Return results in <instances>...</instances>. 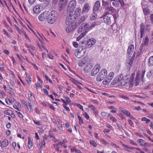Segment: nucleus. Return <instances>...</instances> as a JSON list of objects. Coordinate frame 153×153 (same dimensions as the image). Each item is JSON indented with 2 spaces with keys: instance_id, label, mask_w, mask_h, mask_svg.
Instances as JSON below:
<instances>
[{
  "instance_id": "nucleus-1",
  "label": "nucleus",
  "mask_w": 153,
  "mask_h": 153,
  "mask_svg": "<svg viewBox=\"0 0 153 153\" xmlns=\"http://www.w3.org/2000/svg\"><path fill=\"white\" fill-rule=\"evenodd\" d=\"M96 26V23L94 22L89 23H85L80 26L78 29V33L82 32L85 30H90Z\"/></svg>"
},
{
  "instance_id": "nucleus-2",
  "label": "nucleus",
  "mask_w": 153,
  "mask_h": 153,
  "mask_svg": "<svg viewBox=\"0 0 153 153\" xmlns=\"http://www.w3.org/2000/svg\"><path fill=\"white\" fill-rule=\"evenodd\" d=\"M57 13L55 10H52L50 13L48 12L47 21L51 24H53L56 20Z\"/></svg>"
},
{
  "instance_id": "nucleus-3",
  "label": "nucleus",
  "mask_w": 153,
  "mask_h": 153,
  "mask_svg": "<svg viewBox=\"0 0 153 153\" xmlns=\"http://www.w3.org/2000/svg\"><path fill=\"white\" fill-rule=\"evenodd\" d=\"M76 2L75 0H72L69 2L67 8V10L69 13H74V10L76 6Z\"/></svg>"
},
{
  "instance_id": "nucleus-4",
  "label": "nucleus",
  "mask_w": 153,
  "mask_h": 153,
  "mask_svg": "<svg viewBox=\"0 0 153 153\" xmlns=\"http://www.w3.org/2000/svg\"><path fill=\"white\" fill-rule=\"evenodd\" d=\"M70 15L67 17L65 22L66 25H70L71 26H76L74 22L76 20L75 18L72 13H69Z\"/></svg>"
},
{
  "instance_id": "nucleus-5",
  "label": "nucleus",
  "mask_w": 153,
  "mask_h": 153,
  "mask_svg": "<svg viewBox=\"0 0 153 153\" xmlns=\"http://www.w3.org/2000/svg\"><path fill=\"white\" fill-rule=\"evenodd\" d=\"M111 15L106 13V12H105V13L103 14L102 16L104 22L108 25L111 24Z\"/></svg>"
},
{
  "instance_id": "nucleus-6",
  "label": "nucleus",
  "mask_w": 153,
  "mask_h": 153,
  "mask_svg": "<svg viewBox=\"0 0 153 153\" xmlns=\"http://www.w3.org/2000/svg\"><path fill=\"white\" fill-rule=\"evenodd\" d=\"M85 53V50H83L82 48H79L75 51L74 54L76 57L80 58L84 55Z\"/></svg>"
},
{
  "instance_id": "nucleus-7",
  "label": "nucleus",
  "mask_w": 153,
  "mask_h": 153,
  "mask_svg": "<svg viewBox=\"0 0 153 153\" xmlns=\"http://www.w3.org/2000/svg\"><path fill=\"white\" fill-rule=\"evenodd\" d=\"M9 144V140L6 138L1 140H0V147L1 149V151L3 152L4 150L3 148L6 147L7 146H8Z\"/></svg>"
},
{
  "instance_id": "nucleus-8",
  "label": "nucleus",
  "mask_w": 153,
  "mask_h": 153,
  "mask_svg": "<svg viewBox=\"0 0 153 153\" xmlns=\"http://www.w3.org/2000/svg\"><path fill=\"white\" fill-rule=\"evenodd\" d=\"M96 40L94 38H90L87 40L85 44V48H89L92 47V45L95 43Z\"/></svg>"
},
{
  "instance_id": "nucleus-9",
  "label": "nucleus",
  "mask_w": 153,
  "mask_h": 153,
  "mask_svg": "<svg viewBox=\"0 0 153 153\" xmlns=\"http://www.w3.org/2000/svg\"><path fill=\"white\" fill-rule=\"evenodd\" d=\"M38 18L39 21H44L47 19L48 20V11H45L39 15Z\"/></svg>"
},
{
  "instance_id": "nucleus-10",
  "label": "nucleus",
  "mask_w": 153,
  "mask_h": 153,
  "mask_svg": "<svg viewBox=\"0 0 153 153\" xmlns=\"http://www.w3.org/2000/svg\"><path fill=\"white\" fill-rule=\"evenodd\" d=\"M26 46L29 52L33 56H34L35 54L34 53H36V47L34 45H26Z\"/></svg>"
},
{
  "instance_id": "nucleus-11",
  "label": "nucleus",
  "mask_w": 153,
  "mask_h": 153,
  "mask_svg": "<svg viewBox=\"0 0 153 153\" xmlns=\"http://www.w3.org/2000/svg\"><path fill=\"white\" fill-rule=\"evenodd\" d=\"M120 4L122 7H123L125 4L123 1V0H117L115 2H112V3L113 6L116 8L119 7Z\"/></svg>"
},
{
  "instance_id": "nucleus-12",
  "label": "nucleus",
  "mask_w": 153,
  "mask_h": 153,
  "mask_svg": "<svg viewBox=\"0 0 153 153\" xmlns=\"http://www.w3.org/2000/svg\"><path fill=\"white\" fill-rule=\"evenodd\" d=\"M100 66L99 64H97L93 68L91 72V75L94 76L97 74L100 68Z\"/></svg>"
},
{
  "instance_id": "nucleus-13",
  "label": "nucleus",
  "mask_w": 153,
  "mask_h": 153,
  "mask_svg": "<svg viewBox=\"0 0 153 153\" xmlns=\"http://www.w3.org/2000/svg\"><path fill=\"white\" fill-rule=\"evenodd\" d=\"M60 100L64 103L63 104L70 105L71 103V101L68 97L63 96V98H61Z\"/></svg>"
},
{
  "instance_id": "nucleus-14",
  "label": "nucleus",
  "mask_w": 153,
  "mask_h": 153,
  "mask_svg": "<svg viewBox=\"0 0 153 153\" xmlns=\"http://www.w3.org/2000/svg\"><path fill=\"white\" fill-rule=\"evenodd\" d=\"M101 7L100 2L99 1H96L94 4V6L93 9V11L94 12H95L96 11H98L100 10V8Z\"/></svg>"
},
{
  "instance_id": "nucleus-15",
  "label": "nucleus",
  "mask_w": 153,
  "mask_h": 153,
  "mask_svg": "<svg viewBox=\"0 0 153 153\" xmlns=\"http://www.w3.org/2000/svg\"><path fill=\"white\" fill-rule=\"evenodd\" d=\"M41 4H38L36 5L33 8V13L35 14H37L41 12L42 11V8Z\"/></svg>"
},
{
  "instance_id": "nucleus-16",
  "label": "nucleus",
  "mask_w": 153,
  "mask_h": 153,
  "mask_svg": "<svg viewBox=\"0 0 153 153\" xmlns=\"http://www.w3.org/2000/svg\"><path fill=\"white\" fill-rule=\"evenodd\" d=\"M134 50V45L133 44H131L128 47L127 51V55L131 56Z\"/></svg>"
},
{
  "instance_id": "nucleus-17",
  "label": "nucleus",
  "mask_w": 153,
  "mask_h": 153,
  "mask_svg": "<svg viewBox=\"0 0 153 153\" xmlns=\"http://www.w3.org/2000/svg\"><path fill=\"white\" fill-rule=\"evenodd\" d=\"M81 12V9L80 7L76 8L75 11H74L73 15L76 20L78 16H80Z\"/></svg>"
},
{
  "instance_id": "nucleus-18",
  "label": "nucleus",
  "mask_w": 153,
  "mask_h": 153,
  "mask_svg": "<svg viewBox=\"0 0 153 153\" xmlns=\"http://www.w3.org/2000/svg\"><path fill=\"white\" fill-rule=\"evenodd\" d=\"M62 143L61 142H58L57 143L54 144L53 146H54V148L56 149L58 152H62L61 150H60V148H61L62 146Z\"/></svg>"
},
{
  "instance_id": "nucleus-19",
  "label": "nucleus",
  "mask_w": 153,
  "mask_h": 153,
  "mask_svg": "<svg viewBox=\"0 0 153 153\" xmlns=\"http://www.w3.org/2000/svg\"><path fill=\"white\" fill-rule=\"evenodd\" d=\"M88 107L93 111V113L95 115H98V111L97 110L96 108L94 107V106L92 105H88Z\"/></svg>"
},
{
  "instance_id": "nucleus-20",
  "label": "nucleus",
  "mask_w": 153,
  "mask_h": 153,
  "mask_svg": "<svg viewBox=\"0 0 153 153\" xmlns=\"http://www.w3.org/2000/svg\"><path fill=\"white\" fill-rule=\"evenodd\" d=\"M128 79L127 76H124L123 74V78L121 79L120 86L125 85L128 81Z\"/></svg>"
},
{
  "instance_id": "nucleus-21",
  "label": "nucleus",
  "mask_w": 153,
  "mask_h": 153,
  "mask_svg": "<svg viewBox=\"0 0 153 153\" xmlns=\"http://www.w3.org/2000/svg\"><path fill=\"white\" fill-rule=\"evenodd\" d=\"M115 8L111 6L107 7L105 9V12L108 14H109V12H111L113 13L115 10Z\"/></svg>"
},
{
  "instance_id": "nucleus-22",
  "label": "nucleus",
  "mask_w": 153,
  "mask_h": 153,
  "mask_svg": "<svg viewBox=\"0 0 153 153\" xmlns=\"http://www.w3.org/2000/svg\"><path fill=\"white\" fill-rule=\"evenodd\" d=\"M90 6L89 4L87 3L85 4L82 9V12L83 13L87 12L89 10Z\"/></svg>"
},
{
  "instance_id": "nucleus-23",
  "label": "nucleus",
  "mask_w": 153,
  "mask_h": 153,
  "mask_svg": "<svg viewBox=\"0 0 153 153\" xmlns=\"http://www.w3.org/2000/svg\"><path fill=\"white\" fill-rule=\"evenodd\" d=\"M67 26L66 31L67 33H70L76 27V26H71L70 25H67Z\"/></svg>"
},
{
  "instance_id": "nucleus-24",
  "label": "nucleus",
  "mask_w": 153,
  "mask_h": 153,
  "mask_svg": "<svg viewBox=\"0 0 153 153\" xmlns=\"http://www.w3.org/2000/svg\"><path fill=\"white\" fill-rule=\"evenodd\" d=\"M133 59L132 57L129 56L128 59H127L126 63L127 66H131L132 65Z\"/></svg>"
},
{
  "instance_id": "nucleus-25",
  "label": "nucleus",
  "mask_w": 153,
  "mask_h": 153,
  "mask_svg": "<svg viewBox=\"0 0 153 153\" xmlns=\"http://www.w3.org/2000/svg\"><path fill=\"white\" fill-rule=\"evenodd\" d=\"M100 73L103 77V79L106 77L107 74L106 70L105 69H102L101 71L100 72Z\"/></svg>"
},
{
  "instance_id": "nucleus-26",
  "label": "nucleus",
  "mask_w": 153,
  "mask_h": 153,
  "mask_svg": "<svg viewBox=\"0 0 153 153\" xmlns=\"http://www.w3.org/2000/svg\"><path fill=\"white\" fill-rule=\"evenodd\" d=\"M122 146L124 147L125 150L128 152H130V150H133L134 148H135L134 147H131V146H128L127 145H126L124 144H122Z\"/></svg>"
},
{
  "instance_id": "nucleus-27",
  "label": "nucleus",
  "mask_w": 153,
  "mask_h": 153,
  "mask_svg": "<svg viewBox=\"0 0 153 153\" xmlns=\"http://www.w3.org/2000/svg\"><path fill=\"white\" fill-rule=\"evenodd\" d=\"M148 65L149 67L153 66V55L149 57L148 61Z\"/></svg>"
},
{
  "instance_id": "nucleus-28",
  "label": "nucleus",
  "mask_w": 153,
  "mask_h": 153,
  "mask_svg": "<svg viewBox=\"0 0 153 153\" xmlns=\"http://www.w3.org/2000/svg\"><path fill=\"white\" fill-rule=\"evenodd\" d=\"M88 33L87 31H84V32L80 34L79 36L76 38V41H79L80 39L82 38V37H84L86 35L87 33Z\"/></svg>"
},
{
  "instance_id": "nucleus-29",
  "label": "nucleus",
  "mask_w": 153,
  "mask_h": 153,
  "mask_svg": "<svg viewBox=\"0 0 153 153\" xmlns=\"http://www.w3.org/2000/svg\"><path fill=\"white\" fill-rule=\"evenodd\" d=\"M57 125L58 126V128L59 129L61 130L62 131L63 129V128L62 127V122L60 119L58 120L57 122Z\"/></svg>"
},
{
  "instance_id": "nucleus-30",
  "label": "nucleus",
  "mask_w": 153,
  "mask_h": 153,
  "mask_svg": "<svg viewBox=\"0 0 153 153\" xmlns=\"http://www.w3.org/2000/svg\"><path fill=\"white\" fill-rule=\"evenodd\" d=\"M86 62L85 59H82L78 62V65L79 67H82L86 63Z\"/></svg>"
},
{
  "instance_id": "nucleus-31",
  "label": "nucleus",
  "mask_w": 153,
  "mask_h": 153,
  "mask_svg": "<svg viewBox=\"0 0 153 153\" xmlns=\"http://www.w3.org/2000/svg\"><path fill=\"white\" fill-rule=\"evenodd\" d=\"M125 115L127 116H128L130 118H131L132 119L134 120L135 118L134 116L131 115V113L129 111H128V110H126L125 113Z\"/></svg>"
},
{
  "instance_id": "nucleus-32",
  "label": "nucleus",
  "mask_w": 153,
  "mask_h": 153,
  "mask_svg": "<svg viewBox=\"0 0 153 153\" xmlns=\"http://www.w3.org/2000/svg\"><path fill=\"white\" fill-rule=\"evenodd\" d=\"M28 142L27 144V147L29 149H30L32 148L33 146V144L32 140H31L30 137H28Z\"/></svg>"
},
{
  "instance_id": "nucleus-33",
  "label": "nucleus",
  "mask_w": 153,
  "mask_h": 153,
  "mask_svg": "<svg viewBox=\"0 0 153 153\" xmlns=\"http://www.w3.org/2000/svg\"><path fill=\"white\" fill-rule=\"evenodd\" d=\"M32 78L30 75L26 74L25 77V80L28 84L31 83Z\"/></svg>"
},
{
  "instance_id": "nucleus-34",
  "label": "nucleus",
  "mask_w": 153,
  "mask_h": 153,
  "mask_svg": "<svg viewBox=\"0 0 153 153\" xmlns=\"http://www.w3.org/2000/svg\"><path fill=\"white\" fill-rule=\"evenodd\" d=\"M33 105L31 103H27V106L26 108L30 111H32L33 109L32 107H33Z\"/></svg>"
},
{
  "instance_id": "nucleus-35",
  "label": "nucleus",
  "mask_w": 153,
  "mask_h": 153,
  "mask_svg": "<svg viewBox=\"0 0 153 153\" xmlns=\"http://www.w3.org/2000/svg\"><path fill=\"white\" fill-rule=\"evenodd\" d=\"M143 44L144 45H148L149 42V38L148 36H146L144 40L143 41Z\"/></svg>"
},
{
  "instance_id": "nucleus-36",
  "label": "nucleus",
  "mask_w": 153,
  "mask_h": 153,
  "mask_svg": "<svg viewBox=\"0 0 153 153\" xmlns=\"http://www.w3.org/2000/svg\"><path fill=\"white\" fill-rule=\"evenodd\" d=\"M91 68L90 65H86L84 69V71L85 73H88L91 71Z\"/></svg>"
},
{
  "instance_id": "nucleus-37",
  "label": "nucleus",
  "mask_w": 153,
  "mask_h": 153,
  "mask_svg": "<svg viewBox=\"0 0 153 153\" xmlns=\"http://www.w3.org/2000/svg\"><path fill=\"white\" fill-rule=\"evenodd\" d=\"M45 142L44 140H41L39 144V146L40 149H42L45 146Z\"/></svg>"
},
{
  "instance_id": "nucleus-38",
  "label": "nucleus",
  "mask_w": 153,
  "mask_h": 153,
  "mask_svg": "<svg viewBox=\"0 0 153 153\" xmlns=\"http://www.w3.org/2000/svg\"><path fill=\"white\" fill-rule=\"evenodd\" d=\"M111 81L109 79V78L108 77V76L103 81L102 83L104 85H108V84L110 83Z\"/></svg>"
},
{
  "instance_id": "nucleus-39",
  "label": "nucleus",
  "mask_w": 153,
  "mask_h": 153,
  "mask_svg": "<svg viewBox=\"0 0 153 153\" xmlns=\"http://www.w3.org/2000/svg\"><path fill=\"white\" fill-rule=\"evenodd\" d=\"M137 142L139 144L142 146H144L146 143L145 140L142 139H139Z\"/></svg>"
},
{
  "instance_id": "nucleus-40",
  "label": "nucleus",
  "mask_w": 153,
  "mask_h": 153,
  "mask_svg": "<svg viewBox=\"0 0 153 153\" xmlns=\"http://www.w3.org/2000/svg\"><path fill=\"white\" fill-rule=\"evenodd\" d=\"M114 73L113 72H111L109 74L108 77L109 79L111 81L112 79H113V77L114 76Z\"/></svg>"
},
{
  "instance_id": "nucleus-41",
  "label": "nucleus",
  "mask_w": 153,
  "mask_h": 153,
  "mask_svg": "<svg viewBox=\"0 0 153 153\" xmlns=\"http://www.w3.org/2000/svg\"><path fill=\"white\" fill-rule=\"evenodd\" d=\"M93 13L90 16V18L91 20H94L96 19L97 17V15L95 12H93Z\"/></svg>"
},
{
  "instance_id": "nucleus-42",
  "label": "nucleus",
  "mask_w": 153,
  "mask_h": 153,
  "mask_svg": "<svg viewBox=\"0 0 153 153\" xmlns=\"http://www.w3.org/2000/svg\"><path fill=\"white\" fill-rule=\"evenodd\" d=\"M96 79L97 81H101L103 79V77L101 75L100 72L97 77Z\"/></svg>"
},
{
  "instance_id": "nucleus-43",
  "label": "nucleus",
  "mask_w": 153,
  "mask_h": 153,
  "mask_svg": "<svg viewBox=\"0 0 153 153\" xmlns=\"http://www.w3.org/2000/svg\"><path fill=\"white\" fill-rule=\"evenodd\" d=\"M117 78L118 81V85H120V84L121 83V79L123 78V74H120L117 76Z\"/></svg>"
},
{
  "instance_id": "nucleus-44",
  "label": "nucleus",
  "mask_w": 153,
  "mask_h": 153,
  "mask_svg": "<svg viewBox=\"0 0 153 153\" xmlns=\"http://www.w3.org/2000/svg\"><path fill=\"white\" fill-rule=\"evenodd\" d=\"M112 85H115V84H118V81L117 77L115 78L114 79H113L111 82Z\"/></svg>"
},
{
  "instance_id": "nucleus-45",
  "label": "nucleus",
  "mask_w": 153,
  "mask_h": 153,
  "mask_svg": "<svg viewBox=\"0 0 153 153\" xmlns=\"http://www.w3.org/2000/svg\"><path fill=\"white\" fill-rule=\"evenodd\" d=\"M89 143L91 146L94 147H96L97 145L96 142L94 140H90Z\"/></svg>"
},
{
  "instance_id": "nucleus-46",
  "label": "nucleus",
  "mask_w": 153,
  "mask_h": 153,
  "mask_svg": "<svg viewBox=\"0 0 153 153\" xmlns=\"http://www.w3.org/2000/svg\"><path fill=\"white\" fill-rule=\"evenodd\" d=\"M100 140L104 146H106L109 144L108 142L106 140L104 139V138H101Z\"/></svg>"
},
{
  "instance_id": "nucleus-47",
  "label": "nucleus",
  "mask_w": 153,
  "mask_h": 153,
  "mask_svg": "<svg viewBox=\"0 0 153 153\" xmlns=\"http://www.w3.org/2000/svg\"><path fill=\"white\" fill-rule=\"evenodd\" d=\"M77 117L79 120V123L80 125H81L83 124L84 122L82 118V117H81L79 115H78L77 116Z\"/></svg>"
},
{
  "instance_id": "nucleus-48",
  "label": "nucleus",
  "mask_w": 153,
  "mask_h": 153,
  "mask_svg": "<svg viewBox=\"0 0 153 153\" xmlns=\"http://www.w3.org/2000/svg\"><path fill=\"white\" fill-rule=\"evenodd\" d=\"M141 120L142 121L146 122V123H148L151 120L150 119H148V118L146 117H143L142 118Z\"/></svg>"
},
{
  "instance_id": "nucleus-49",
  "label": "nucleus",
  "mask_w": 153,
  "mask_h": 153,
  "mask_svg": "<svg viewBox=\"0 0 153 153\" xmlns=\"http://www.w3.org/2000/svg\"><path fill=\"white\" fill-rule=\"evenodd\" d=\"M41 104L44 107H46L48 106L49 103L47 102H42L41 103Z\"/></svg>"
},
{
  "instance_id": "nucleus-50",
  "label": "nucleus",
  "mask_w": 153,
  "mask_h": 153,
  "mask_svg": "<svg viewBox=\"0 0 153 153\" xmlns=\"http://www.w3.org/2000/svg\"><path fill=\"white\" fill-rule=\"evenodd\" d=\"M2 31L4 33V34L6 35L9 38H10V37H11L10 35H9V34H8V32H7L6 30H5V29H3Z\"/></svg>"
},
{
  "instance_id": "nucleus-51",
  "label": "nucleus",
  "mask_w": 153,
  "mask_h": 153,
  "mask_svg": "<svg viewBox=\"0 0 153 153\" xmlns=\"http://www.w3.org/2000/svg\"><path fill=\"white\" fill-rule=\"evenodd\" d=\"M146 71L145 69H143L142 70L140 77V79L141 80L143 79Z\"/></svg>"
},
{
  "instance_id": "nucleus-52",
  "label": "nucleus",
  "mask_w": 153,
  "mask_h": 153,
  "mask_svg": "<svg viewBox=\"0 0 153 153\" xmlns=\"http://www.w3.org/2000/svg\"><path fill=\"white\" fill-rule=\"evenodd\" d=\"M33 121L35 124L37 126H41V122L39 121H36L35 120H33Z\"/></svg>"
},
{
  "instance_id": "nucleus-53",
  "label": "nucleus",
  "mask_w": 153,
  "mask_h": 153,
  "mask_svg": "<svg viewBox=\"0 0 153 153\" xmlns=\"http://www.w3.org/2000/svg\"><path fill=\"white\" fill-rule=\"evenodd\" d=\"M128 123L130 125V126L134 128V124L132 120L131 119H128Z\"/></svg>"
},
{
  "instance_id": "nucleus-54",
  "label": "nucleus",
  "mask_w": 153,
  "mask_h": 153,
  "mask_svg": "<svg viewBox=\"0 0 153 153\" xmlns=\"http://www.w3.org/2000/svg\"><path fill=\"white\" fill-rule=\"evenodd\" d=\"M44 76L45 78V79L47 81H49L50 83L51 84L53 83V82L52 80H51V79H50L48 77V75L46 74H45L44 75Z\"/></svg>"
},
{
  "instance_id": "nucleus-55",
  "label": "nucleus",
  "mask_w": 153,
  "mask_h": 153,
  "mask_svg": "<svg viewBox=\"0 0 153 153\" xmlns=\"http://www.w3.org/2000/svg\"><path fill=\"white\" fill-rule=\"evenodd\" d=\"M23 104V105L24 106L26 107L27 106V101L25 100L22 99L20 101Z\"/></svg>"
},
{
  "instance_id": "nucleus-56",
  "label": "nucleus",
  "mask_w": 153,
  "mask_h": 153,
  "mask_svg": "<svg viewBox=\"0 0 153 153\" xmlns=\"http://www.w3.org/2000/svg\"><path fill=\"white\" fill-rule=\"evenodd\" d=\"M117 126L120 131H122L123 130V126L120 123H117Z\"/></svg>"
},
{
  "instance_id": "nucleus-57",
  "label": "nucleus",
  "mask_w": 153,
  "mask_h": 153,
  "mask_svg": "<svg viewBox=\"0 0 153 153\" xmlns=\"http://www.w3.org/2000/svg\"><path fill=\"white\" fill-rule=\"evenodd\" d=\"M16 111V112L18 114V115L19 117L21 118H24V116L23 115L22 113H20V112Z\"/></svg>"
},
{
  "instance_id": "nucleus-58",
  "label": "nucleus",
  "mask_w": 153,
  "mask_h": 153,
  "mask_svg": "<svg viewBox=\"0 0 153 153\" xmlns=\"http://www.w3.org/2000/svg\"><path fill=\"white\" fill-rule=\"evenodd\" d=\"M59 2L61 4H66L68 2V0H59Z\"/></svg>"
},
{
  "instance_id": "nucleus-59",
  "label": "nucleus",
  "mask_w": 153,
  "mask_h": 153,
  "mask_svg": "<svg viewBox=\"0 0 153 153\" xmlns=\"http://www.w3.org/2000/svg\"><path fill=\"white\" fill-rule=\"evenodd\" d=\"M35 86L36 88L38 89L39 87H40L41 88H42V83H36Z\"/></svg>"
},
{
  "instance_id": "nucleus-60",
  "label": "nucleus",
  "mask_w": 153,
  "mask_h": 153,
  "mask_svg": "<svg viewBox=\"0 0 153 153\" xmlns=\"http://www.w3.org/2000/svg\"><path fill=\"white\" fill-rule=\"evenodd\" d=\"M101 116L104 117H106L108 116V113L106 112L102 111L101 113Z\"/></svg>"
},
{
  "instance_id": "nucleus-61",
  "label": "nucleus",
  "mask_w": 153,
  "mask_h": 153,
  "mask_svg": "<svg viewBox=\"0 0 153 153\" xmlns=\"http://www.w3.org/2000/svg\"><path fill=\"white\" fill-rule=\"evenodd\" d=\"M11 112V110L7 109L4 110V114H10Z\"/></svg>"
},
{
  "instance_id": "nucleus-62",
  "label": "nucleus",
  "mask_w": 153,
  "mask_h": 153,
  "mask_svg": "<svg viewBox=\"0 0 153 153\" xmlns=\"http://www.w3.org/2000/svg\"><path fill=\"white\" fill-rule=\"evenodd\" d=\"M143 12L145 15H147L149 13V11L148 9L146 8L143 9Z\"/></svg>"
},
{
  "instance_id": "nucleus-63",
  "label": "nucleus",
  "mask_w": 153,
  "mask_h": 153,
  "mask_svg": "<svg viewBox=\"0 0 153 153\" xmlns=\"http://www.w3.org/2000/svg\"><path fill=\"white\" fill-rule=\"evenodd\" d=\"M110 119L113 123L116 122L117 121V119L113 116H112L110 118Z\"/></svg>"
},
{
  "instance_id": "nucleus-64",
  "label": "nucleus",
  "mask_w": 153,
  "mask_h": 153,
  "mask_svg": "<svg viewBox=\"0 0 153 153\" xmlns=\"http://www.w3.org/2000/svg\"><path fill=\"white\" fill-rule=\"evenodd\" d=\"M102 6L104 7H106L108 4V1H105L104 0H102Z\"/></svg>"
}]
</instances>
